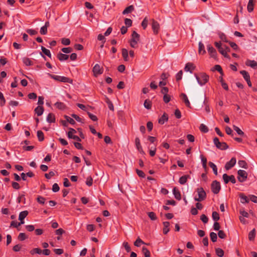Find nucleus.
<instances>
[{
    "instance_id": "obj_36",
    "label": "nucleus",
    "mask_w": 257,
    "mask_h": 257,
    "mask_svg": "<svg viewBox=\"0 0 257 257\" xmlns=\"http://www.w3.org/2000/svg\"><path fill=\"white\" fill-rule=\"evenodd\" d=\"M23 62L26 66H31L33 65L32 61L28 58H24Z\"/></svg>"
},
{
    "instance_id": "obj_41",
    "label": "nucleus",
    "mask_w": 257,
    "mask_h": 257,
    "mask_svg": "<svg viewBox=\"0 0 257 257\" xmlns=\"http://www.w3.org/2000/svg\"><path fill=\"white\" fill-rule=\"evenodd\" d=\"M209 165L210 168H211L212 169L214 173L216 175H217V168L216 166L213 163L211 162H210L209 163Z\"/></svg>"
},
{
    "instance_id": "obj_44",
    "label": "nucleus",
    "mask_w": 257,
    "mask_h": 257,
    "mask_svg": "<svg viewBox=\"0 0 257 257\" xmlns=\"http://www.w3.org/2000/svg\"><path fill=\"white\" fill-rule=\"evenodd\" d=\"M238 165L239 166L243 168L247 169V163L245 161L243 160H240L238 161Z\"/></svg>"
},
{
    "instance_id": "obj_46",
    "label": "nucleus",
    "mask_w": 257,
    "mask_h": 257,
    "mask_svg": "<svg viewBox=\"0 0 257 257\" xmlns=\"http://www.w3.org/2000/svg\"><path fill=\"white\" fill-rule=\"evenodd\" d=\"M210 236L211 240H212V242L216 241L217 239V234L215 233H214L213 232H211L210 233Z\"/></svg>"
},
{
    "instance_id": "obj_7",
    "label": "nucleus",
    "mask_w": 257,
    "mask_h": 257,
    "mask_svg": "<svg viewBox=\"0 0 257 257\" xmlns=\"http://www.w3.org/2000/svg\"><path fill=\"white\" fill-rule=\"evenodd\" d=\"M237 179L240 182H244L247 178V173L244 170H239L237 171Z\"/></svg>"
},
{
    "instance_id": "obj_9",
    "label": "nucleus",
    "mask_w": 257,
    "mask_h": 257,
    "mask_svg": "<svg viewBox=\"0 0 257 257\" xmlns=\"http://www.w3.org/2000/svg\"><path fill=\"white\" fill-rule=\"evenodd\" d=\"M218 51L224 57L230 59L229 56L227 54V52L230 51V48L225 45H223L222 48L218 50Z\"/></svg>"
},
{
    "instance_id": "obj_22",
    "label": "nucleus",
    "mask_w": 257,
    "mask_h": 257,
    "mask_svg": "<svg viewBox=\"0 0 257 257\" xmlns=\"http://www.w3.org/2000/svg\"><path fill=\"white\" fill-rule=\"evenodd\" d=\"M254 0H249V2L247 4V11L248 12L250 13L253 11L254 8Z\"/></svg>"
},
{
    "instance_id": "obj_57",
    "label": "nucleus",
    "mask_w": 257,
    "mask_h": 257,
    "mask_svg": "<svg viewBox=\"0 0 257 257\" xmlns=\"http://www.w3.org/2000/svg\"><path fill=\"white\" fill-rule=\"evenodd\" d=\"M124 23L127 27H130L132 25V21L130 19L126 18L124 20Z\"/></svg>"
},
{
    "instance_id": "obj_8",
    "label": "nucleus",
    "mask_w": 257,
    "mask_h": 257,
    "mask_svg": "<svg viewBox=\"0 0 257 257\" xmlns=\"http://www.w3.org/2000/svg\"><path fill=\"white\" fill-rule=\"evenodd\" d=\"M222 178L225 184H227L229 181L232 183L234 184L236 182V180L233 175L228 176L226 174H224Z\"/></svg>"
},
{
    "instance_id": "obj_29",
    "label": "nucleus",
    "mask_w": 257,
    "mask_h": 257,
    "mask_svg": "<svg viewBox=\"0 0 257 257\" xmlns=\"http://www.w3.org/2000/svg\"><path fill=\"white\" fill-rule=\"evenodd\" d=\"M134 10V7L133 6L131 5V6L127 7V8H126L122 12V14L123 15H125V14H127L128 13H131Z\"/></svg>"
},
{
    "instance_id": "obj_42",
    "label": "nucleus",
    "mask_w": 257,
    "mask_h": 257,
    "mask_svg": "<svg viewBox=\"0 0 257 257\" xmlns=\"http://www.w3.org/2000/svg\"><path fill=\"white\" fill-rule=\"evenodd\" d=\"M200 130L204 133H206L208 132V128L205 124L202 123L200 124L199 127Z\"/></svg>"
},
{
    "instance_id": "obj_6",
    "label": "nucleus",
    "mask_w": 257,
    "mask_h": 257,
    "mask_svg": "<svg viewBox=\"0 0 257 257\" xmlns=\"http://www.w3.org/2000/svg\"><path fill=\"white\" fill-rule=\"evenodd\" d=\"M211 189L214 194H218L221 189L220 183L216 180L213 181L211 183Z\"/></svg>"
},
{
    "instance_id": "obj_51",
    "label": "nucleus",
    "mask_w": 257,
    "mask_h": 257,
    "mask_svg": "<svg viewBox=\"0 0 257 257\" xmlns=\"http://www.w3.org/2000/svg\"><path fill=\"white\" fill-rule=\"evenodd\" d=\"M148 24V20L147 17L145 18L143 20V22H142V26L143 27L144 29H146L147 27Z\"/></svg>"
},
{
    "instance_id": "obj_61",
    "label": "nucleus",
    "mask_w": 257,
    "mask_h": 257,
    "mask_svg": "<svg viewBox=\"0 0 257 257\" xmlns=\"http://www.w3.org/2000/svg\"><path fill=\"white\" fill-rule=\"evenodd\" d=\"M218 235L219 238L223 239L226 237V234L223 230H219Z\"/></svg>"
},
{
    "instance_id": "obj_20",
    "label": "nucleus",
    "mask_w": 257,
    "mask_h": 257,
    "mask_svg": "<svg viewBox=\"0 0 257 257\" xmlns=\"http://www.w3.org/2000/svg\"><path fill=\"white\" fill-rule=\"evenodd\" d=\"M35 112L38 116H41L44 112L43 107L39 105L35 109Z\"/></svg>"
},
{
    "instance_id": "obj_30",
    "label": "nucleus",
    "mask_w": 257,
    "mask_h": 257,
    "mask_svg": "<svg viewBox=\"0 0 257 257\" xmlns=\"http://www.w3.org/2000/svg\"><path fill=\"white\" fill-rule=\"evenodd\" d=\"M28 214V211H22L20 213L19 216V220H24L26 216Z\"/></svg>"
},
{
    "instance_id": "obj_16",
    "label": "nucleus",
    "mask_w": 257,
    "mask_h": 257,
    "mask_svg": "<svg viewBox=\"0 0 257 257\" xmlns=\"http://www.w3.org/2000/svg\"><path fill=\"white\" fill-rule=\"evenodd\" d=\"M135 145L138 151H139L141 153L144 154V152L141 145L140 140L138 137L136 138L135 139Z\"/></svg>"
},
{
    "instance_id": "obj_13",
    "label": "nucleus",
    "mask_w": 257,
    "mask_h": 257,
    "mask_svg": "<svg viewBox=\"0 0 257 257\" xmlns=\"http://www.w3.org/2000/svg\"><path fill=\"white\" fill-rule=\"evenodd\" d=\"M152 28L153 30L154 33L155 35H157L159 33V31L160 29L159 24L157 21L153 20L152 23Z\"/></svg>"
},
{
    "instance_id": "obj_14",
    "label": "nucleus",
    "mask_w": 257,
    "mask_h": 257,
    "mask_svg": "<svg viewBox=\"0 0 257 257\" xmlns=\"http://www.w3.org/2000/svg\"><path fill=\"white\" fill-rule=\"evenodd\" d=\"M195 66L192 63H187L184 68V70L186 72H190L191 73L195 69Z\"/></svg>"
},
{
    "instance_id": "obj_33",
    "label": "nucleus",
    "mask_w": 257,
    "mask_h": 257,
    "mask_svg": "<svg viewBox=\"0 0 257 257\" xmlns=\"http://www.w3.org/2000/svg\"><path fill=\"white\" fill-rule=\"evenodd\" d=\"M211 70L212 71H218L222 75H223V71L221 67L219 65H216L214 66L213 68H212Z\"/></svg>"
},
{
    "instance_id": "obj_55",
    "label": "nucleus",
    "mask_w": 257,
    "mask_h": 257,
    "mask_svg": "<svg viewBox=\"0 0 257 257\" xmlns=\"http://www.w3.org/2000/svg\"><path fill=\"white\" fill-rule=\"evenodd\" d=\"M219 36L220 39L222 41H224V42H228V41L227 40V38H226L225 35L223 33H219Z\"/></svg>"
},
{
    "instance_id": "obj_18",
    "label": "nucleus",
    "mask_w": 257,
    "mask_h": 257,
    "mask_svg": "<svg viewBox=\"0 0 257 257\" xmlns=\"http://www.w3.org/2000/svg\"><path fill=\"white\" fill-rule=\"evenodd\" d=\"M245 65L251 68H255L257 67V62L254 60H247L245 62Z\"/></svg>"
},
{
    "instance_id": "obj_26",
    "label": "nucleus",
    "mask_w": 257,
    "mask_h": 257,
    "mask_svg": "<svg viewBox=\"0 0 257 257\" xmlns=\"http://www.w3.org/2000/svg\"><path fill=\"white\" fill-rule=\"evenodd\" d=\"M189 178V175H184V176L181 177L179 180V183L181 185L185 184L186 183L187 179Z\"/></svg>"
},
{
    "instance_id": "obj_25",
    "label": "nucleus",
    "mask_w": 257,
    "mask_h": 257,
    "mask_svg": "<svg viewBox=\"0 0 257 257\" xmlns=\"http://www.w3.org/2000/svg\"><path fill=\"white\" fill-rule=\"evenodd\" d=\"M47 121L49 123L54 122L55 121V115L52 113H49L47 116Z\"/></svg>"
},
{
    "instance_id": "obj_27",
    "label": "nucleus",
    "mask_w": 257,
    "mask_h": 257,
    "mask_svg": "<svg viewBox=\"0 0 257 257\" xmlns=\"http://www.w3.org/2000/svg\"><path fill=\"white\" fill-rule=\"evenodd\" d=\"M198 52L200 54H202V55H203L206 53V51L204 49V46L203 44L201 42H200L199 43Z\"/></svg>"
},
{
    "instance_id": "obj_15",
    "label": "nucleus",
    "mask_w": 257,
    "mask_h": 257,
    "mask_svg": "<svg viewBox=\"0 0 257 257\" xmlns=\"http://www.w3.org/2000/svg\"><path fill=\"white\" fill-rule=\"evenodd\" d=\"M180 97L182 99V100L184 102L185 105L188 107H191V104L190 101L188 98L187 96L185 93H181L180 95Z\"/></svg>"
},
{
    "instance_id": "obj_52",
    "label": "nucleus",
    "mask_w": 257,
    "mask_h": 257,
    "mask_svg": "<svg viewBox=\"0 0 257 257\" xmlns=\"http://www.w3.org/2000/svg\"><path fill=\"white\" fill-rule=\"evenodd\" d=\"M42 252V250L39 248H35L31 251V253L34 254V253L41 254Z\"/></svg>"
},
{
    "instance_id": "obj_1",
    "label": "nucleus",
    "mask_w": 257,
    "mask_h": 257,
    "mask_svg": "<svg viewBox=\"0 0 257 257\" xmlns=\"http://www.w3.org/2000/svg\"><path fill=\"white\" fill-rule=\"evenodd\" d=\"M194 75L198 83L201 86L205 84L209 80V76L205 73H200L198 75L195 74Z\"/></svg>"
},
{
    "instance_id": "obj_53",
    "label": "nucleus",
    "mask_w": 257,
    "mask_h": 257,
    "mask_svg": "<svg viewBox=\"0 0 257 257\" xmlns=\"http://www.w3.org/2000/svg\"><path fill=\"white\" fill-rule=\"evenodd\" d=\"M37 200L38 202H39L40 204H44L45 203L46 199L43 197L39 196L37 198Z\"/></svg>"
},
{
    "instance_id": "obj_38",
    "label": "nucleus",
    "mask_w": 257,
    "mask_h": 257,
    "mask_svg": "<svg viewBox=\"0 0 257 257\" xmlns=\"http://www.w3.org/2000/svg\"><path fill=\"white\" fill-rule=\"evenodd\" d=\"M255 235V229H253L251 231H250L248 233V239L249 240H253Z\"/></svg>"
},
{
    "instance_id": "obj_63",
    "label": "nucleus",
    "mask_w": 257,
    "mask_h": 257,
    "mask_svg": "<svg viewBox=\"0 0 257 257\" xmlns=\"http://www.w3.org/2000/svg\"><path fill=\"white\" fill-rule=\"evenodd\" d=\"M171 100L170 95L168 94L164 95L163 100L165 103H168Z\"/></svg>"
},
{
    "instance_id": "obj_64",
    "label": "nucleus",
    "mask_w": 257,
    "mask_h": 257,
    "mask_svg": "<svg viewBox=\"0 0 257 257\" xmlns=\"http://www.w3.org/2000/svg\"><path fill=\"white\" fill-rule=\"evenodd\" d=\"M200 219L204 223H206L208 222V217L205 215H204V214H202L200 216Z\"/></svg>"
},
{
    "instance_id": "obj_54",
    "label": "nucleus",
    "mask_w": 257,
    "mask_h": 257,
    "mask_svg": "<svg viewBox=\"0 0 257 257\" xmlns=\"http://www.w3.org/2000/svg\"><path fill=\"white\" fill-rule=\"evenodd\" d=\"M141 243L144 244V242L140 238H138L134 242V245L139 247L140 246Z\"/></svg>"
},
{
    "instance_id": "obj_58",
    "label": "nucleus",
    "mask_w": 257,
    "mask_h": 257,
    "mask_svg": "<svg viewBox=\"0 0 257 257\" xmlns=\"http://www.w3.org/2000/svg\"><path fill=\"white\" fill-rule=\"evenodd\" d=\"M18 239L21 240L23 241L26 238L27 236L24 233H20L18 237Z\"/></svg>"
},
{
    "instance_id": "obj_35",
    "label": "nucleus",
    "mask_w": 257,
    "mask_h": 257,
    "mask_svg": "<svg viewBox=\"0 0 257 257\" xmlns=\"http://www.w3.org/2000/svg\"><path fill=\"white\" fill-rule=\"evenodd\" d=\"M37 137L39 141L42 142L44 139V133L41 131H38L37 133Z\"/></svg>"
},
{
    "instance_id": "obj_4",
    "label": "nucleus",
    "mask_w": 257,
    "mask_h": 257,
    "mask_svg": "<svg viewBox=\"0 0 257 257\" xmlns=\"http://www.w3.org/2000/svg\"><path fill=\"white\" fill-rule=\"evenodd\" d=\"M198 197H195L194 200L196 201L200 202L205 199L206 198V193L202 187L198 188L196 189Z\"/></svg>"
},
{
    "instance_id": "obj_39",
    "label": "nucleus",
    "mask_w": 257,
    "mask_h": 257,
    "mask_svg": "<svg viewBox=\"0 0 257 257\" xmlns=\"http://www.w3.org/2000/svg\"><path fill=\"white\" fill-rule=\"evenodd\" d=\"M142 252L145 257H150V252L146 247H143Z\"/></svg>"
},
{
    "instance_id": "obj_49",
    "label": "nucleus",
    "mask_w": 257,
    "mask_h": 257,
    "mask_svg": "<svg viewBox=\"0 0 257 257\" xmlns=\"http://www.w3.org/2000/svg\"><path fill=\"white\" fill-rule=\"evenodd\" d=\"M212 217L213 219L216 221V222L219 219V214L216 211L212 212Z\"/></svg>"
},
{
    "instance_id": "obj_56",
    "label": "nucleus",
    "mask_w": 257,
    "mask_h": 257,
    "mask_svg": "<svg viewBox=\"0 0 257 257\" xmlns=\"http://www.w3.org/2000/svg\"><path fill=\"white\" fill-rule=\"evenodd\" d=\"M183 75V72L182 70L179 71L176 75V79L177 81H179L182 79Z\"/></svg>"
},
{
    "instance_id": "obj_24",
    "label": "nucleus",
    "mask_w": 257,
    "mask_h": 257,
    "mask_svg": "<svg viewBox=\"0 0 257 257\" xmlns=\"http://www.w3.org/2000/svg\"><path fill=\"white\" fill-rule=\"evenodd\" d=\"M239 197L240 198V202L242 203H246L249 202V199L243 193H240L239 194Z\"/></svg>"
},
{
    "instance_id": "obj_32",
    "label": "nucleus",
    "mask_w": 257,
    "mask_h": 257,
    "mask_svg": "<svg viewBox=\"0 0 257 257\" xmlns=\"http://www.w3.org/2000/svg\"><path fill=\"white\" fill-rule=\"evenodd\" d=\"M240 73L242 75L244 79L246 80L250 79V76L248 73L245 70H241Z\"/></svg>"
},
{
    "instance_id": "obj_50",
    "label": "nucleus",
    "mask_w": 257,
    "mask_h": 257,
    "mask_svg": "<svg viewBox=\"0 0 257 257\" xmlns=\"http://www.w3.org/2000/svg\"><path fill=\"white\" fill-rule=\"evenodd\" d=\"M5 103L6 100L4 95L1 92H0V104L1 106H3L5 105Z\"/></svg>"
},
{
    "instance_id": "obj_31",
    "label": "nucleus",
    "mask_w": 257,
    "mask_h": 257,
    "mask_svg": "<svg viewBox=\"0 0 257 257\" xmlns=\"http://www.w3.org/2000/svg\"><path fill=\"white\" fill-rule=\"evenodd\" d=\"M122 56L124 61H128V51L125 48L122 49Z\"/></svg>"
},
{
    "instance_id": "obj_11",
    "label": "nucleus",
    "mask_w": 257,
    "mask_h": 257,
    "mask_svg": "<svg viewBox=\"0 0 257 257\" xmlns=\"http://www.w3.org/2000/svg\"><path fill=\"white\" fill-rule=\"evenodd\" d=\"M207 49L208 52L210 55V56L213 58H216L217 57V52L215 49L211 46L210 45H208L207 46Z\"/></svg>"
},
{
    "instance_id": "obj_19",
    "label": "nucleus",
    "mask_w": 257,
    "mask_h": 257,
    "mask_svg": "<svg viewBox=\"0 0 257 257\" xmlns=\"http://www.w3.org/2000/svg\"><path fill=\"white\" fill-rule=\"evenodd\" d=\"M173 194H174V195L175 196V198L176 199H177L178 200H181V195L180 192L179 191V190H178L176 187H175L173 189Z\"/></svg>"
},
{
    "instance_id": "obj_10",
    "label": "nucleus",
    "mask_w": 257,
    "mask_h": 257,
    "mask_svg": "<svg viewBox=\"0 0 257 257\" xmlns=\"http://www.w3.org/2000/svg\"><path fill=\"white\" fill-rule=\"evenodd\" d=\"M93 72L94 75L96 77L98 75L101 74L103 73V69L100 67V65L96 64L93 68Z\"/></svg>"
},
{
    "instance_id": "obj_48",
    "label": "nucleus",
    "mask_w": 257,
    "mask_h": 257,
    "mask_svg": "<svg viewBox=\"0 0 257 257\" xmlns=\"http://www.w3.org/2000/svg\"><path fill=\"white\" fill-rule=\"evenodd\" d=\"M148 216L152 220H155L157 219L156 214L153 212H149L148 213Z\"/></svg>"
},
{
    "instance_id": "obj_59",
    "label": "nucleus",
    "mask_w": 257,
    "mask_h": 257,
    "mask_svg": "<svg viewBox=\"0 0 257 257\" xmlns=\"http://www.w3.org/2000/svg\"><path fill=\"white\" fill-rule=\"evenodd\" d=\"M61 50L63 53L67 54L71 53L72 52V49L70 47H66L62 48Z\"/></svg>"
},
{
    "instance_id": "obj_34",
    "label": "nucleus",
    "mask_w": 257,
    "mask_h": 257,
    "mask_svg": "<svg viewBox=\"0 0 257 257\" xmlns=\"http://www.w3.org/2000/svg\"><path fill=\"white\" fill-rule=\"evenodd\" d=\"M144 107L148 109H150L152 107V102L151 100L149 99L145 100L144 103Z\"/></svg>"
},
{
    "instance_id": "obj_60",
    "label": "nucleus",
    "mask_w": 257,
    "mask_h": 257,
    "mask_svg": "<svg viewBox=\"0 0 257 257\" xmlns=\"http://www.w3.org/2000/svg\"><path fill=\"white\" fill-rule=\"evenodd\" d=\"M106 103L108 104V107L109 109L110 110L113 111L114 110V107H113V105L112 103L111 102V101L110 100H109L108 99H107V101H106Z\"/></svg>"
},
{
    "instance_id": "obj_40",
    "label": "nucleus",
    "mask_w": 257,
    "mask_h": 257,
    "mask_svg": "<svg viewBox=\"0 0 257 257\" xmlns=\"http://www.w3.org/2000/svg\"><path fill=\"white\" fill-rule=\"evenodd\" d=\"M41 50H42L43 53H44L48 57L51 58V54L50 50H49L48 49H46V48H45L43 46L41 47Z\"/></svg>"
},
{
    "instance_id": "obj_17",
    "label": "nucleus",
    "mask_w": 257,
    "mask_h": 257,
    "mask_svg": "<svg viewBox=\"0 0 257 257\" xmlns=\"http://www.w3.org/2000/svg\"><path fill=\"white\" fill-rule=\"evenodd\" d=\"M168 120V116L167 113H164L163 115L159 119L158 122L161 124H163Z\"/></svg>"
},
{
    "instance_id": "obj_2",
    "label": "nucleus",
    "mask_w": 257,
    "mask_h": 257,
    "mask_svg": "<svg viewBox=\"0 0 257 257\" xmlns=\"http://www.w3.org/2000/svg\"><path fill=\"white\" fill-rule=\"evenodd\" d=\"M48 75L51 78L60 82H67L71 84H72L73 82L72 79L67 77L55 75L50 73H48Z\"/></svg>"
},
{
    "instance_id": "obj_37",
    "label": "nucleus",
    "mask_w": 257,
    "mask_h": 257,
    "mask_svg": "<svg viewBox=\"0 0 257 257\" xmlns=\"http://www.w3.org/2000/svg\"><path fill=\"white\" fill-rule=\"evenodd\" d=\"M233 130L237 133V134L241 136H242L244 135L243 132H242L238 126L236 125L233 126Z\"/></svg>"
},
{
    "instance_id": "obj_5",
    "label": "nucleus",
    "mask_w": 257,
    "mask_h": 257,
    "mask_svg": "<svg viewBox=\"0 0 257 257\" xmlns=\"http://www.w3.org/2000/svg\"><path fill=\"white\" fill-rule=\"evenodd\" d=\"M213 143L216 147L221 150H225L228 148V146L226 143L220 142L216 137L214 138Z\"/></svg>"
},
{
    "instance_id": "obj_23",
    "label": "nucleus",
    "mask_w": 257,
    "mask_h": 257,
    "mask_svg": "<svg viewBox=\"0 0 257 257\" xmlns=\"http://www.w3.org/2000/svg\"><path fill=\"white\" fill-rule=\"evenodd\" d=\"M57 57L60 61H63L67 60L69 56L66 54L60 53L58 54Z\"/></svg>"
},
{
    "instance_id": "obj_47",
    "label": "nucleus",
    "mask_w": 257,
    "mask_h": 257,
    "mask_svg": "<svg viewBox=\"0 0 257 257\" xmlns=\"http://www.w3.org/2000/svg\"><path fill=\"white\" fill-rule=\"evenodd\" d=\"M61 43L63 45L67 46L70 45V40L68 38H64L61 39Z\"/></svg>"
},
{
    "instance_id": "obj_45",
    "label": "nucleus",
    "mask_w": 257,
    "mask_h": 257,
    "mask_svg": "<svg viewBox=\"0 0 257 257\" xmlns=\"http://www.w3.org/2000/svg\"><path fill=\"white\" fill-rule=\"evenodd\" d=\"M93 184V179L91 176H89L86 178V184L88 186H91Z\"/></svg>"
},
{
    "instance_id": "obj_21",
    "label": "nucleus",
    "mask_w": 257,
    "mask_h": 257,
    "mask_svg": "<svg viewBox=\"0 0 257 257\" xmlns=\"http://www.w3.org/2000/svg\"><path fill=\"white\" fill-rule=\"evenodd\" d=\"M163 225H164L163 233L165 234H166L167 233H168V232L170 230V229L169 227V225H170V223L168 221H165V222H163Z\"/></svg>"
},
{
    "instance_id": "obj_28",
    "label": "nucleus",
    "mask_w": 257,
    "mask_h": 257,
    "mask_svg": "<svg viewBox=\"0 0 257 257\" xmlns=\"http://www.w3.org/2000/svg\"><path fill=\"white\" fill-rule=\"evenodd\" d=\"M54 105L59 109L64 110L66 108L65 104L61 102H57L55 103Z\"/></svg>"
},
{
    "instance_id": "obj_3",
    "label": "nucleus",
    "mask_w": 257,
    "mask_h": 257,
    "mask_svg": "<svg viewBox=\"0 0 257 257\" xmlns=\"http://www.w3.org/2000/svg\"><path fill=\"white\" fill-rule=\"evenodd\" d=\"M140 40V35L136 31H133L132 34V38L130 41V45L132 47L136 48L138 47V43Z\"/></svg>"
},
{
    "instance_id": "obj_12",
    "label": "nucleus",
    "mask_w": 257,
    "mask_h": 257,
    "mask_svg": "<svg viewBox=\"0 0 257 257\" xmlns=\"http://www.w3.org/2000/svg\"><path fill=\"white\" fill-rule=\"evenodd\" d=\"M236 159L235 158H232L231 160L227 162L225 165V168L226 170H228L230 169L231 168H232L236 164Z\"/></svg>"
},
{
    "instance_id": "obj_43",
    "label": "nucleus",
    "mask_w": 257,
    "mask_h": 257,
    "mask_svg": "<svg viewBox=\"0 0 257 257\" xmlns=\"http://www.w3.org/2000/svg\"><path fill=\"white\" fill-rule=\"evenodd\" d=\"M215 252L216 254L219 257H222L224 255V251L221 248H216Z\"/></svg>"
},
{
    "instance_id": "obj_62",
    "label": "nucleus",
    "mask_w": 257,
    "mask_h": 257,
    "mask_svg": "<svg viewBox=\"0 0 257 257\" xmlns=\"http://www.w3.org/2000/svg\"><path fill=\"white\" fill-rule=\"evenodd\" d=\"M60 188L58 185L57 183H54L52 186V191L54 192H57L59 190Z\"/></svg>"
}]
</instances>
